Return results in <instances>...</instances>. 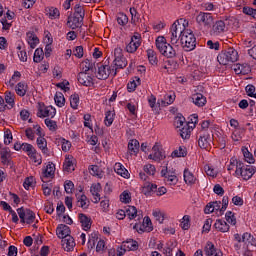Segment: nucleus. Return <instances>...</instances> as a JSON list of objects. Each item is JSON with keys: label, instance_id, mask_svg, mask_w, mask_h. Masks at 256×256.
<instances>
[{"label": "nucleus", "instance_id": "nucleus-6", "mask_svg": "<svg viewBox=\"0 0 256 256\" xmlns=\"http://www.w3.org/2000/svg\"><path fill=\"white\" fill-rule=\"evenodd\" d=\"M181 21H183V19L175 21L170 28V43L172 45H177V43H179V40H181V36L185 31V25L181 24Z\"/></svg>", "mask_w": 256, "mask_h": 256}, {"label": "nucleus", "instance_id": "nucleus-36", "mask_svg": "<svg viewBox=\"0 0 256 256\" xmlns=\"http://www.w3.org/2000/svg\"><path fill=\"white\" fill-rule=\"evenodd\" d=\"M15 97V93L9 91L5 92L6 109H13V107H15Z\"/></svg>", "mask_w": 256, "mask_h": 256}, {"label": "nucleus", "instance_id": "nucleus-13", "mask_svg": "<svg viewBox=\"0 0 256 256\" xmlns=\"http://www.w3.org/2000/svg\"><path fill=\"white\" fill-rule=\"evenodd\" d=\"M148 159H152V161H156L157 163L165 159V153L161 151V146L159 144L156 143L152 147V153L148 155Z\"/></svg>", "mask_w": 256, "mask_h": 256}, {"label": "nucleus", "instance_id": "nucleus-51", "mask_svg": "<svg viewBox=\"0 0 256 256\" xmlns=\"http://www.w3.org/2000/svg\"><path fill=\"white\" fill-rule=\"evenodd\" d=\"M44 57L45 52H43V48H37L34 52L33 61L34 63H41Z\"/></svg>", "mask_w": 256, "mask_h": 256}, {"label": "nucleus", "instance_id": "nucleus-58", "mask_svg": "<svg viewBox=\"0 0 256 256\" xmlns=\"http://www.w3.org/2000/svg\"><path fill=\"white\" fill-rule=\"evenodd\" d=\"M1 162L3 165H9V148H3L0 151Z\"/></svg>", "mask_w": 256, "mask_h": 256}, {"label": "nucleus", "instance_id": "nucleus-7", "mask_svg": "<svg viewBox=\"0 0 256 256\" xmlns=\"http://www.w3.org/2000/svg\"><path fill=\"white\" fill-rule=\"evenodd\" d=\"M57 115V109L53 106H46L44 103H38L37 117L40 119H53Z\"/></svg>", "mask_w": 256, "mask_h": 256}, {"label": "nucleus", "instance_id": "nucleus-63", "mask_svg": "<svg viewBox=\"0 0 256 256\" xmlns=\"http://www.w3.org/2000/svg\"><path fill=\"white\" fill-rule=\"evenodd\" d=\"M46 127H48L49 131H56L57 130V122L55 120H51L46 118L44 120Z\"/></svg>", "mask_w": 256, "mask_h": 256}, {"label": "nucleus", "instance_id": "nucleus-2", "mask_svg": "<svg viewBox=\"0 0 256 256\" xmlns=\"http://www.w3.org/2000/svg\"><path fill=\"white\" fill-rule=\"evenodd\" d=\"M155 45L159 53H161L163 57H167V59H173V57L177 55L175 48L167 42L165 36H158L155 40Z\"/></svg>", "mask_w": 256, "mask_h": 256}, {"label": "nucleus", "instance_id": "nucleus-44", "mask_svg": "<svg viewBox=\"0 0 256 256\" xmlns=\"http://www.w3.org/2000/svg\"><path fill=\"white\" fill-rule=\"evenodd\" d=\"M114 121H115V111H111V110L107 111L105 113L104 125H106V127H111Z\"/></svg>", "mask_w": 256, "mask_h": 256}, {"label": "nucleus", "instance_id": "nucleus-33", "mask_svg": "<svg viewBox=\"0 0 256 256\" xmlns=\"http://www.w3.org/2000/svg\"><path fill=\"white\" fill-rule=\"evenodd\" d=\"M56 145H60L61 149H62V151H64V153H67L71 149V141H69L63 137H59L56 139Z\"/></svg>", "mask_w": 256, "mask_h": 256}, {"label": "nucleus", "instance_id": "nucleus-42", "mask_svg": "<svg viewBox=\"0 0 256 256\" xmlns=\"http://www.w3.org/2000/svg\"><path fill=\"white\" fill-rule=\"evenodd\" d=\"M113 65L112 67H114V69H125V67H127V58L122 57V58H114L113 61Z\"/></svg>", "mask_w": 256, "mask_h": 256}, {"label": "nucleus", "instance_id": "nucleus-28", "mask_svg": "<svg viewBox=\"0 0 256 256\" xmlns=\"http://www.w3.org/2000/svg\"><path fill=\"white\" fill-rule=\"evenodd\" d=\"M192 101L196 107H205L207 105V98L201 93L193 94Z\"/></svg>", "mask_w": 256, "mask_h": 256}, {"label": "nucleus", "instance_id": "nucleus-20", "mask_svg": "<svg viewBox=\"0 0 256 256\" xmlns=\"http://www.w3.org/2000/svg\"><path fill=\"white\" fill-rule=\"evenodd\" d=\"M78 221L81 224L83 231H89V229H91V225H93L91 217L83 213L78 214Z\"/></svg>", "mask_w": 256, "mask_h": 256}, {"label": "nucleus", "instance_id": "nucleus-50", "mask_svg": "<svg viewBox=\"0 0 256 256\" xmlns=\"http://www.w3.org/2000/svg\"><path fill=\"white\" fill-rule=\"evenodd\" d=\"M46 11L49 19L53 20V19H59V17H61V12H59V9L55 7H50Z\"/></svg>", "mask_w": 256, "mask_h": 256}, {"label": "nucleus", "instance_id": "nucleus-23", "mask_svg": "<svg viewBox=\"0 0 256 256\" xmlns=\"http://www.w3.org/2000/svg\"><path fill=\"white\" fill-rule=\"evenodd\" d=\"M101 184L100 183H96V184H92L90 187V193L93 196V203H99V201H101Z\"/></svg>", "mask_w": 256, "mask_h": 256}, {"label": "nucleus", "instance_id": "nucleus-4", "mask_svg": "<svg viewBox=\"0 0 256 256\" xmlns=\"http://www.w3.org/2000/svg\"><path fill=\"white\" fill-rule=\"evenodd\" d=\"M33 129L36 131V145L38 149H40L43 155L49 157V148L47 147V139L45 138V132L43 131V128L39 124H34Z\"/></svg>", "mask_w": 256, "mask_h": 256}, {"label": "nucleus", "instance_id": "nucleus-37", "mask_svg": "<svg viewBox=\"0 0 256 256\" xmlns=\"http://www.w3.org/2000/svg\"><path fill=\"white\" fill-rule=\"evenodd\" d=\"M179 157H187V148L185 146H179L171 153L172 159H177Z\"/></svg>", "mask_w": 256, "mask_h": 256}, {"label": "nucleus", "instance_id": "nucleus-10", "mask_svg": "<svg viewBox=\"0 0 256 256\" xmlns=\"http://www.w3.org/2000/svg\"><path fill=\"white\" fill-rule=\"evenodd\" d=\"M213 21H215L213 14L208 12H200L196 16V23L201 27H206L207 29L213 25Z\"/></svg>", "mask_w": 256, "mask_h": 256}, {"label": "nucleus", "instance_id": "nucleus-27", "mask_svg": "<svg viewBox=\"0 0 256 256\" xmlns=\"http://www.w3.org/2000/svg\"><path fill=\"white\" fill-rule=\"evenodd\" d=\"M114 171L115 173H117V175H120V177H123L124 179H129V177H131L129 171L125 169V166H123V164H121L120 162L115 163Z\"/></svg>", "mask_w": 256, "mask_h": 256}, {"label": "nucleus", "instance_id": "nucleus-8", "mask_svg": "<svg viewBox=\"0 0 256 256\" xmlns=\"http://www.w3.org/2000/svg\"><path fill=\"white\" fill-rule=\"evenodd\" d=\"M110 75H112L113 77L117 75V70L115 69V67L109 66V65H103V64H101L98 67V70L96 72L97 79H101V80L109 79Z\"/></svg>", "mask_w": 256, "mask_h": 256}, {"label": "nucleus", "instance_id": "nucleus-9", "mask_svg": "<svg viewBox=\"0 0 256 256\" xmlns=\"http://www.w3.org/2000/svg\"><path fill=\"white\" fill-rule=\"evenodd\" d=\"M213 145V136L207 131H202L198 138V146L200 149H205L209 151Z\"/></svg>", "mask_w": 256, "mask_h": 256}, {"label": "nucleus", "instance_id": "nucleus-17", "mask_svg": "<svg viewBox=\"0 0 256 256\" xmlns=\"http://www.w3.org/2000/svg\"><path fill=\"white\" fill-rule=\"evenodd\" d=\"M78 83L84 87H92L93 75L89 74V72H80L78 74Z\"/></svg>", "mask_w": 256, "mask_h": 256}, {"label": "nucleus", "instance_id": "nucleus-57", "mask_svg": "<svg viewBox=\"0 0 256 256\" xmlns=\"http://www.w3.org/2000/svg\"><path fill=\"white\" fill-rule=\"evenodd\" d=\"M79 103H80V100H79V94H72L70 96V107H72L74 110H77L79 109Z\"/></svg>", "mask_w": 256, "mask_h": 256}, {"label": "nucleus", "instance_id": "nucleus-19", "mask_svg": "<svg viewBox=\"0 0 256 256\" xmlns=\"http://www.w3.org/2000/svg\"><path fill=\"white\" fill-rule=\"evenodd\" d=\"M77 205L81 207V209H89V199L83 193V187H80L79 193L76 194Z\"/></svg>", "mask_w": 256, "mask_h": 256}, {"label": "nucleus", "instance_id": "nucleus-39", "mask_svg": "<svg viewBox=\"0 0 256 256\" xmlns=\"http://www.w3.org/2000/svg\"><path fill=\"white\" fill-rule=\"evenodd\" d=\"M164 182L166 185H170V187H175V185L179 183V178L175 175V172H170V174L165 177Z\"/></svg>", "mask_w": 256, "mask_h": 256}, {"label": "nucleus", "instance_id": "nucleus-12", "mask_svg": "<svg viewBox=\"0 0 256 256\" xmlns=\"http://www.w3.org/2000/svg\"><path fill=\"white\" fill-rule=\"evenodd\" d=\"M139 47H141V34L135 33L131 37V41L126 45V52L127 53H135Z\"/></svg>", "mask_w": 256, "mask_h": 256}, {"label": "nucleus", "instance_id": "nucleus-48", "mask_svg": "<svg viewBox=\"0 0 256 256\" xmlns=\"http://www.w3.org/2000/svg\"><path fill=\"white\" fill-rule=\"evenodd\" d=\"M175 101V96L171 94H166L164 99L158 100V105H162V107H167V105H171Z\"/></svg>", "mask_w": 256, "mask_h": 256}, {"label": "nucleus", "instance_id": "nucleus-31", "mask_svg": "<svg viewBox=\"0 0 256 256\" xmlns=\"http://www.w3.org/2000/svg\"><path fill=\"white\" fill-rule=\"evenodd\" d=\"M225 22L223 20L216 21L212 27V34L213 35H221V33H225Z\"/></svg>", "mask_w": 256, "mask_h": 256}, {"label": "nucleus", "instance_id": "nucleus-29", "mask_svg": "<svg viewBox=\"0 0 256 256\" xmlns=\"http://www.w3.org/2000/svg\"><path fill=\"white\" fill-rule=\"evenodd\" d=\"M75 238L72 236H67L66 238L62 239V247L66 251H73L75 249Z\"/></svg>", "mask_w": 256, "mask_h": 256}, {"label": "nucleus", "instance_id": "nucleus-49", "mask_svg": "<svg viewBox=\"0 0 256 256\" xmlns=\"http://www.w3.org/2000/svg\"><path fill=\"white\" fill-rule=\"evenodd\" d=\"M143 191L145 195L149 193H155V191H157V184H153L151 182H145L143 184Z\"/></svg>", "mask_w": 256, "mask_h": 256}, {"label": "nucleus", "instance_id": "nucleus-45", "mask_svg": "<svg viewBox=\"0 0 256 256\" xmlns=\"http://www.w3.org/2000/svg\"><path fill=\"white\" fill-rule=\"evenodd\" d=\"M28 157L36 165H41V163H43V156H41V153L37 152V149L29 154Z\"/></svg>", "mask_w": 256, "mask_h": 256}, {"label": "nucleus", "instance_id": "nucleus-1", "mask_svg": "<svg viewBox=\"0 0 256 256\" xmlns=\"http://www.w3.org/2000/svg\"><path fill=\"white\" fill-rule=\"evenodd\" d=\"M226 167L230 175L238 179H243L244 181H249L256 172L254 166H245V164L235 156L230 158Z\"/></svg>", "mask_w": 256, "mask_h": 256}, {"label": "nucleus", "instance_id": "nucleus-41", "mask_svg": "<svg viewBox=\"0 0 256 256\" xmlns=\"http://www.w3.org/2000/svg\"><path fill=\"white\" fill-rule=\"evenodd\" d=\"M27 84L25 82H19L16 86H15V92L17 95H19V97H25V95H27Z\"/></svg>", "mask_w": 256, "mask_h": 256}, {"label": "nucleus", "instance_id": "nucleus-21", "mask_svg": "<svg viewBox=\"0 0 256 256\" xmlns=\"http://www.w3.org/2000/svg\"><path fill=\"white\" fill-rule=\"evenodd\" d=\"M71 228L65 224H59L56 228V235L59 239H66V237H71Z\"/></svg>", "mask_w": 256, "mask_h": 256}, {"label": "nucleus", "instance_id": "nucleus-60", "mask_svg": "<svg viewBox=\"0 0 256 256\" xmlns=\"http://www.w3.org/2000/svg\"><path fill=\"white\" fill-rule=\"evenodd\" d=\"M120 201L121 203H131V192L129 190H124L121 194H120Z\"/></svg>", "mask_w": 256, "mask_h": 256}, {"label": "nucleus", "instance_id": "nucleus-18", "mask_svg": "<svg viewBox=\"0 0 256 256\" xmlns=\"http://www.w3.org/2000/svg\"><path fill=\"white\" fill-rule=\"evenodd\" d=\"M68 26L70 29H77L81 27V23H83V13L82 11L78 14H74L73 17L68 18Z\"/></svg>", "mask_w": 256, "mask_h": 256}, {"label": "nucleus", "instance_id": "nucleus-38", "mask_svg": "<svg viewBox=\"0 0 256 256\" xmlns=\"http://www.w3.org/2000/svg\"><path fill=\"white\" fill-rule=\"evenodd\" d=\"M141 85V78L139 76H135L130 82L127 84V90L129 93H133L137 87Z\"/></svg>", "mask_w": 256, "mask_h": 256}, {"label": "nucleus", "instance_id": "nucleus-54", "mask_svg": "<svg viewBox=\"0 0 256 256\" xmlns=\"http://www.w3.org/2000/svg\"><path fill=\"white\" fill-rule=\"evenodd\" d=\"M187 121H185V117L183 116H176L174 119V127L178 129V131L183 128L184 125H187Z\"/></svg>", "mask_w": 256, "mask_h": 256}, {"label": "nucleus", "instance_id": "nucleus-64", "mask_svg": "<svg viewBox=\"0 0 256 256\" xmlns=\"http://www.w3.org/2000/svg\"><path fill=\"white\" fill-rule=\"evenodd\" d=\"M256 88L255 86H253V84H248L245 87V91L248 95V97H253L254 99H256V92H255Z\"/></svg>", "mask_w": 256, "mask_h": 256}, {"label": "nucleus", "instance_id": "nucleus-56", "mask_svg": "<svg viewBox=\"0 0 256 256\" xmlns=\"http://www.w3.org/2000/svg\"><path fill=\"white\" fill-rule=\"evenodd\" d=\"M89 172H90V175H93L94 177H98L99 179L103 177V171H101V169L97 165L90 166Z\"/></svg>", "mask_w": 256, "mask_h": 256}, {"label": "nucleus", "instance_id": "nucleus-35", "mask_svg": "<svg viewBox=\"0 0 256 256\" xmlns=\"http://www.w3.org/2000/svg\"><path fill=\"white\" fill-rule=\"evenodd\" d=\"M122 247L127 251H137L139 249V243L133 239H129L123 242Z\"/></svg>", "mask_w": 256, "mask_h": 256}, {"label": "nucleus", "instance_id": "nucleus-11", "mask_svg": "<svg viewBox=\"0 0 256 256\" xmlns=\"http://www.w3.org/2000/svg\"><path fill=\"white\" fill-rule=\"evenodd\" d=\"M17 213L20 217L21 223H27L28 225L35 223V212H33L32 210L18 208Z\"/></svg>", "mask_w": 256, "mask_h": 256}, {"label": "nucleus", "instance_id": "nucleus-40", "mask_svg": "<svg viewBox=\"0 0 256 256\" xmlns=\"http://www.w3.org/2000/svg\"><path fill=\"white\" fill-rule=\"evenodd\" d=\"M191 131H193V127L189 126V123L178 130L182 139H189L191 137Z\"/></svg>", "mask_w": 256, "mask_h": 256}, {"label": "nucleus", "instance_id": "nucleus-59", "mask_svg": "<svg viewBox=\"0 0 256 256\" xmlns=\"http://www.w3.org/2000/svg\"><path fill=\"white\" fill-rule=\"evenodd\" d=\"M225 219L229 225H237V218L235 217V213L232 211H227L225 214Z\"/></svg>", "mask_w": 256, "mask_h": 256}, {"label": "nucleus", "instance_id": "nucleus-16", "mask_svg": "<svg viewBox=\"0 0 256 256\" xmlns=\"http://www.w3.org/2000/svg\"><path fill=\"white\" fill-rule=\"evenodd\" d=\"M126 216L130 220L141 221L143 219V212L137 211L135 206H128L126 209Z\"/></svg>", "mask_w": 256, "mask_h": 256}, {"label": "nucleus", "instance_id": "nucleus-34", "mask_svg": "<svg viewBox=\"0 0 256 256\" xmlns=\"http://www.w3.org/2000/svg\"><path fill=\"white\" fill-rule=\"evenodd\" d=\"M26 41H27L28 45L31 47V49H35V47H37V45H39V38L33 32L27 33Z\"/></svg>", "mask_w": 256, "mask_h": 256}, {"label": "nucleus", "instance_id": "nucleus-5", "mask_svg": "<svg viewBox=\"0 0 256 256\" xmlns=\"http://www.w3.org/2000/svg\"><path fill=\"white\" fill-rule=\"evenodd\" d=\"M238 59L239 53L234 48H228L217 56V61L220 65H229V63H235Z\"/></svg>", "mask_w": 256, "mask_h": 256}, {"label": "nucleus", "instance_id": "nucleus-62", "mask_svg": "<svg viewBox=\"0 0 256 256\" xmlns=\"http://www.w3.org/2000/svg\"><path fill=\"white\" fill-rule=\"evenodd\" d=\"M242 13H244V15L252 17V19H256V9H253L249 6H245L243 7Z\"/></svg>", "mask_w": 256, "mask_h": 256}, {"label": "nucleus", "instance_id": "nucleus-52", "mask_svg": "<svg viewBox=\"0 0 256 256\" xmlns=\"http://www.w3.org/2000/svg\"><path fill=\"white\" fill-rule=\"evenodd\" d=\"M173 249H175V242L168 241L163 248V253L166 256H173Z\"/></svg>", "mask_w": 256, "mask_h": 256}, {"label": "nucleus", "instance_id": "nucleus-25", "mask_svg": "<svg viewBox=\"0 0 256 256\" xmlns=\"http://www.w3.org/2000/svg\"><path fill=\"white\" fill-rule=\"evenodd\" d=\"M233 70L236 75H249L251 73V67L249 64H235Z\"/></svg>", "mask_w": 256, "mask_h": 256}, {"label": "nucleus", "instance_id": "nucleus-61", "mask_svg": "<svg viewBox=\"0 0 256 256\" xmlns=\"http://www.w3.org/2000/svg\"><path fill=\"white\" fill-rule=\"evenodd\" d=\"M64 189L68 195H71V193H73V191H75V184L71 180H66L64 182Z\"/></svg>", "mask_w": 256, "mask_h": 256}, {"label": "nucleus", "instance_id": "nucleus-55", "mask_svg": "<svg viewBox=\"0 0 256 256\" xmlns=\"http://www.w3.org/2000/svg\"><path fill=\"white\" fill-rule=\"evenodd\" d=\"M21 79V72L19 71H14V74L8 81L9 87H15V85L18 83V81Z\"/></svg>", "mask_w": 256, "mask_h": 256}, {"label": "nucleus", "instance_id": "nucleus-43", "mask_svg": "<svg viewBox=\"0 0 256 256\" xmlns=\"http://www.w3.org/2000/svg\"><path fill=\"white\" fill-rule=\"evenodd\" d=\"M16 151H19V149L23 150L25 154H27L28 156L31 155L35 149V146H33L32 144L29 143H22L19 148H17V146H15Z\"/></svg>", "mask_w": 256, "mask_h": 256}, {"label": "nucleus", "instance_id": "nucleus-32", "mask_svg": "<svg viewBox=\"0 0 256 256\" xmlns=\"http://www.w3.org/2000/svg\"><path fill=\"white\" fill-rule=\"evenodd\" d=\"M241 152L242 155L244 157V161L246 163H249L250 165H253V163H255V157L253 156V154L249 151V148H247V146H243L241 148Z\"/></svg>", "mask_w": 256, "mask_h": 256}, {"label": "nucleus", "instance_id": "nucleus-15", "mask_svg": "<svg viewBox=\"0 0 256 256\" xmlns=\"http://www.w3.org/2000/svg\"><path fill=\"white\" fill-rule=\"evenodd\" d=\"M55 177V164L53 162H48L45 166L42 168V175L41 179H53Z\"/></svg>", "mask_w": 256, "mask_h": 256}, {"label": "nucleus", "instance_id": "nucleus-47", "mask_svg": "<svg viewBox=\"0 0 256 256\" xmlns=\"http://www.w3.org/2000/svg\"><path fill=\"white\" fill-rule=\"evenodd\" d=\"M146 54L150 65H157V63H159V60L157 59V52H155V50L148 49Z\"/></svg>", "mask_w": 256, "mask_h": 256}, {"label": "nucleus", "instance_id": "nucleus-46", "mask_svg": "<svg viewBox=\"0 0 256 256\" xmlns=\"http://www.w3.org/2000/svg\"><path fill=\"white\" fill-rule=\"evenodd\" d=\"M128 150L130 151L131 155H133V153L137 155V153H139V140H130L128 143Z\"/></svg>", "mask_w": 256, "mask_h": 256}, {"label": "nucleus", "instance_id": "nucleus-3", "mask_svg": "<svg viewBox=\"0 0 256 256\" xmlns=\"http://www.w3.org/2000/svg\"><path fill=\"white\" fill-rule=\"evenodd\" d=\"M180 43L184 51H193L197 47V38L191 29L185 28L180 36Z\"/></svg>", "mask_w": 256, "mask_h": 256}, {"label": "nucleus", "instance_id": "nucleus-30", "mask_svg": "<svg viewBox=\"0 0 256 256\" xmlns=\"http://www.w3.org/2000/svg\"><path fill=\"white\" fill-rule=\"evenodd\" d=\"M73 161H74V158L72 155L66 156L63 164L64 171H67V173H71V171H75V163Z\"/></svg>", "mask_w": 256, "mask_h": 256}, {"label": "nucleus", "instance_id": "nucleus-24", "mask_svg": "<svg viewBox=\"0 0 256 256\" xmlns=\"http://www.w3.org/2000/svg\"><path fill=\"white\" fill-rule=\"evenodd\" d=\"M206 256H223V252L216 248L215 245L211 242H208L205 247Z\"/></svg>", "mask_w": 256, "mask_h": 256}, {"label": "nucleus", "instance_id": "nucleus-53", "mask_svg": "<svg viewBox=\"0 0 256 256\" xmlns=\"http://www.w3.org/2000/svg\"><path fill=\"white\" fill-rule=\"evenodd\" d=\"M54 101L57 107H65V96L61 92H56Z\"/></svg>", "mask_w": 256, "mask_h": 256}, {"label": "nucleus", "instance_id": "nucleus-26", "mask_svg": "<svg viewBox=\"0 0 256 256\" xmlns=\"http://www.w3.org/2000/svg\"><path fill=\"white\" fill-rule=\"evenodd\" d=\"M214 229L220 233H229L231 227L225 222V220L217 219L214 223Z\"/></svg>", "mask_w": 256, "mask_h": 256}, {"label": "nucleus", "instance_id": "nucleus-14", "mask_svg": "<svg viewBox=\"0 0 256 256\" xmlns=\"http://www.w3.org/2000/svg\"><path fill=\"white\" fill-rule=\"evenodd\" d=\"M143 171L144 172L139 173V177L141 181H147V179H149V176L153 177L155 173H157V168H155V165L153 164H146L143 166Z\"/></svg>", "mask_w": 256, "mask_h": 256}, {"label": "nucleus", "instance_id": "nucleus-22", "mask_svg": "<svg viewBox=\"0 0 256 256\" xmlns=\"http://www.w3.org/2000/svg\"><path fill=\"white\" fill-rule=\"evenodd\" d=\"M183 179L186 185H195L197 183V176L192 173L189 168H185L183 171Z\"/></svg>", "mask_w": 256, "mask_h": 256}]
</instances>
